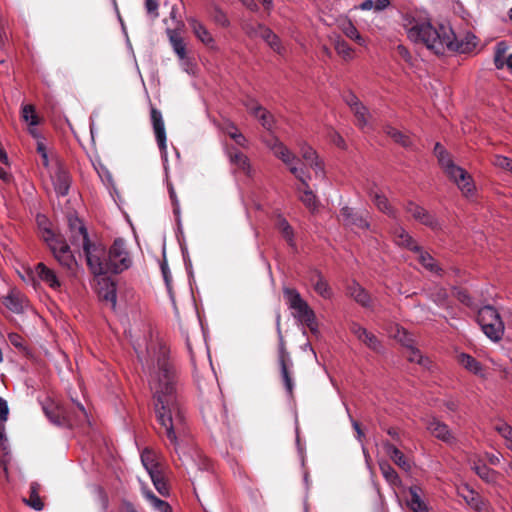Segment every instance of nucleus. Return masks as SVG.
<instances>
[{
	"mask_svg": "<svg viewBox=\"0 0 512 512\" xmlns=\"http://www.w3.org/2000/svg\"><path fill=\"white\" fill-rule=\"evenodd\" d=\"M178 377L169 359V351L159 346L153 358L149 386L155 402V413L164 434L174 446L185 435V417L178 402Z\"/></svg>",
	"mask_w": 512,
	"mask_h": 512,
	"instance_id": "nucleus-1",
	"label": "nucleus"
},
{
	"mask_svg": "<svg viewBox=\"0 0 512 512\" xmlns=\"http://www.w3.org/2000/svg\"><path fill=\"white\" fill-rule=\"evenodd\" d=\"M403 28L410 41L424 44L438 55L446 51L470 53L476 47L474 35L468 34L465 39L458 40L449 26L439 25L435 28L429 21L412 15L403 17Z\"/></svg>",
	"mask_w": 512,
	"mask_h": 512,
	"instance_id": "nucleus-2",
	"label": "nucleus"
},
{
	"mask_svg": "<svg viewBox=\"0 0 512 512\" xmlns=\"http://www.w3.org/2000/svg\"><path fill=\"white\" fill-rule=\"evenodd\" d=\"M434 153L445 174L458 186L462 194L465 197L473 196L475 193V185L471 175L453 162L449 153L440 143H436Z\"/></svg>",
	"mask_w": 512,
	"mask_h": 512,
	"instance_id": "nucleus-3",
	"label": "nucleus"
},
{
	"mask_svg": "<svg viewBox=\"0 0 512 512\" xmlns=\"http://www.w3.org/2000/svg\"><path fill=\"white\" fill-rule=\"evenodd\" d=\"M43 411L52 423L63 427H72L87 418L86 410L80 403L73 410H68L60 403L47 400L43 404Z\"/></svg>",
	"mask_w": 512,
	"mask_h": 512,
	"instance_id": "nucleus-4",
	"label": "nucleus"
},
{
	"mask_svg": "<svg viewBox=\"0 0 512 512\" xmlns=\"http://www.w3.org/2000/svg\"><path fill=\"white\" fill-rule=\"evenodd\" d=\"M283 294L289 308L294 310L293 316L313 330L316 325L315 313L300 293L293 288H284Z\"/></svg>",
	"mask_w": 512,
	"mask_h": 512,
	"instance_id": "nucleus-5",
	"label": "nucleus"
},
{
	"mask_svg": "<svg viewBox=\"0 0 512 512\" xmlns=\"http://www.w3.org/2000/svg\"><path fill=\"white\" fill-rule=\"evenodd\" d=\"M477 322L482 331L492 341L501 340L504 334V324L497 310L492 306H484L478 311Z\"/></svg>",
	"mask_w": 512,
	"mask_h": 512,
	"instance_id": "nucleus-6",
	"label": "nucleus"
},
{
	"mask_svg": "<svg viewBox=\"0 0 512 512\" xmlns=\"http://www.w3.org/2000/svg\"><path fill=\"white\" fill-rule=\"evenodd\" d=\"M266 145L274 156L280 159L301 183L306 184L304 168L297 166L299 159L283 142L277 138H273L270 141H266Z\"/></svg>",
	"mask_w": 512,
	"mask_h": 512,
	"instance_id": "nucleus-7",
	"label": "nucleus"
},
{
	"mask_svg": "<svg viewBox=\"0 0 512 512\" xmlns=\"http://www.w3.org/2000/svg\"><path fill=\"white\" fill-rule=\"evenodd\" d=\"M107 258L110 273H121L132 264L126 242L121 238L114 240L108 251Z\"/></svg>",
	"mask_w": 512,
	"mask_h": 512,
	"instance_id": "nucleus-8",
	"label": "nucleus"
},
{
	"mask_svg": "<svg viewBox=\"0 0 512 512\" xmlns=\"http://www.w3.org/2000/svg\"><path fill=\"white\" fill-rule=\"evenodd\" d=\"M277 331H278V364L280 366V372L281 377L283 380V383L285 385L286 391L290 396L293 395V380L291 376V368L293 367V362L290 357L289 352L286 348L285 340L282 336L281 329H280V315L277 317Z\"/></svg>",
	"mask_w": 512,
	"mask_h": 512,
	"instance_id": "nucleus-9",
	"label": "nucleus"
},
{
	"mask_svg": "<svg viewBox=\"0 0 512 512\" xmlns=\"http://www.w3.org/2000/svg\"><path fill=\"white\" fill-rule=\"evenodd\" d=\"M82 247L86 255L87 264L94 275L110 273L108 258L102 247L91 244L89 239L82 243Z\"/></svg>",
	"mask_w": 512,
	"mask_h": 512,
	"instance_id": "nucleus-10",
	"label": "nucleus"
},
{
	"mask_svg": "<svg viewBox=\"0 0 512 512\" xmlns=\"http://www.w3.org/2000/svg\"><path fill=\"white\" fill-rule=\"evenodd\" d=\"M150 116H151V122H152L154 134H155L159 149L162 154L166 155V153H167L166 132H165V125H164L162 113L155 107L151 106Z\"/></svg>",
	"mask_w": 512,
	"mask_h": 512,
	"instance_id": "nucleus-11",
	"label": "nucleus"
},
{
	"mask_svg": "<svg viewBox=\"0 0 512 512\" xmlns=\"http://www.w3.org/2000/svg\"><path fill=\"white\" fill-rule=\"evenodd\" d=\"M247 33L250 36H259L262 38L271 49H273L276 53L282 55L284 54V47L281 44L279 37L268 27L259 24L256 29H248Z\"/></svg>",
	"mask_w": 512,
	"mask_h": 512,
	"instance_id": "nucleus-12",
	"label": "nucleus"
},
{
	"mask_svg": "<svg viewBox=\"0 0 512 512\" xmlns=\"http://www.w3.org/2000/svg\"><path fill=\"white\" fill-rule=\"evenodd\" d=\"M350 331L357 337L359 341L365 344L369 349L380 352L382 345L378 338L360 324L353 322L350 325Z\"/></svg>",
	"mask_w": 512,
	"mask_h": 512,
	"instance_id": "nucleus-13",
	"label": "nucleus"
},
{
	"mask_svg": "<svg viewBox=\"0 0 512 512\" xmlns=\"http://www.w3.org/2000/svg\"><path fill=\"white\" fill-rule=\"evenodd\" d=\"M426 428L434 437L447 444H454L456 442V438L448 425L436 418L428 420Z\"/></svg>",
	"mask_w": 512,
	"mask_h": 512,
	"instance_id": "nucleus-14",
	"label": "nucleus"
},
{
	"mask_svg": "<svg viewBox=\"0 0 512 512\" xmlns=\"http://www.w3.org/2000/svg\"><path fill=\"white\" fill-rule=\"evenodd\" d=\"M245 106L252 115L259 119L261 125L266 130H273L275 121L273 115L269 111L253 100L245 103Z\"/></svg>",
	"mask_w": 512,
	"mask_h": 512,
	"instance_id": "nucleus-15",
	"label": "nucleus"
},
{
	"mask_svg": "<svg viewBox=\"0 0 512 512\" xmlns=\"http://www.w3.org/2000/svg\"><path fill=\"white\" fill-rule=\"evenodd\" d=\"M459 495L464 499V501L477 512H488L489 507L486 501L474 490L470 489L468 486H464L459 489Z\"/></svg>",
	"mask_w": 512,
	"mask_h": 512,
	"instance_id": "nucleus-16",
	"label": "nucleus"
},
{
	"mask_svg": "<svg viewBox=\"0 0 512 512\" xmlns=\"http://www.w3.org/2000/svg\"><path fill=\"white\" fill-rule=\"evenodd\" d=\"M340 216L344 224L351 228L366 230L370 227L368 220L350 207H343L340 211Z\"/></svg>",
	"mask_w": 512,
	"mask_h": 512,
	"instance_id": "nucleus-17",
	"label": "nucleus"
},
{
	"mask_svg": "<svg viewBox=\"0 0 512 512\" xmlns=\"http://www.w3.org/2000/svg\"><path fill=\"white\" fill-rule=\"evenodd\" d=\"M368 193L379 211L385 213L389 217L396 218V210L389 203L388 199L380 193L375 184L369 188Z\"/></svg>",
	"mask_w": 512,
	"mask_h": 512,
	"instance_id": "nucleus-18",
	"label": "nucleus"
},
{
	"mask_svg": "<svg viewBox=\"0 0 512 512\" xmlns=\"http://www.w3.org/2000/svg\"><path fill=\"white\" fill-rule=\"evenodd\" d=\"M300 154H301L302 159L305 162L304 166L310 167L315 172L316 175H320V176L323 175V173H324L323 163L321 161H319L318 155L312 147H310L308 145L301 146Z\"/></svg>",
	"mask_w": 512,
	"mask_h": 512,
	"instance_id": "nucleus-19",
	"label": "nucleus"
},
{
	"mask_svg": "<svg viewBox=\"0 0 512 512\" xmlns=\"http://www.w3.org/2000/svg\"><path fill=\"white\" fill-rule=\"evenodd\" d=\"M331 42L336 53L344 60L351 61L354 59V49L337 33L329 35Z\"/></svg>",
	"mask_w": 512,
	"mask_h": 512,
	"instance_id": "nucleus-20",
	"label": "nucleus"
},
{
	"mask_svg": "<svg viewBox=\"0 0 512 512\" xmlns=\"http://www.w3.org/2000/svg\"><path fill=\"white\" fill-rule=\"evenodd\" d=\"M392 238L394 243L411 251H419V245L410 236V234L402 227H395L392 230Z\"/></svg>",
	"mask_w": 512,
	"mask_h": 512,
	"instance_id": "nucleus-21",
	"label": "nucleus"
},
{
	"mask_svg": "<svg viewBox=\"0 0 512 512\" xmlns=\"http://www.w3.org/2000/svg\"><path fill=\"white\" fill-rule=\"evenodd\" d=\"M406 211L411 214L415 220L428 227L435 228L437 226V221L435 218L430 215L424 208L414 203H409L406 207Z\"/></svg>",
	"mask_w": 512,
	"mask_h": 512,
	"instance_id": "nucleus-22",
	"label": "nucleus"
},
{
	"mask_svg": "<svg viewBox=\"0 0 512 512\" xmlns=\"http://www.w3.org/2000/svg\"><path fill=\"white\" fill-rule=\"evenodd\" d=\"M141 462L149 476L162 471L158 455L149 448H145L141 453Z\"/></svg>",
	"mask_w": 512,
	"mask_h": 512,
	"instance_id": "nucleus-23",
	"label": "nucleus"
},
{
	"mask_svg": "<svg viewBox=\"0 0 512 512\" xmlns=\"http://www.w3.org/2000/svg\"><path fill=\"white\" fill-rule=\"evenodd\" d=\"M340 31L349 39L354 41L360 46H366V39L359 33L355 25L348 19L342 20L338 24Z\"/></svg>",
	"mask_w": 512,
	"mask_h": 512,
	"instance_id": "nucleus-24",
	"label": "nucleus"
},
{
	"mask_svg": "<svg viewBox=\"0 0 512 512\" xmlns=\"http://www.w3.org/2000/svg\"><path fill=\"white\" fill-rule=\"evenodd\" d=\"M304 177L306 178V184H302V188H299L300 192V200L301 202L312 212H314L318 208V199L316 195L309 188L308 181L310 180V176L304 173Z\"/></svg>",
	"mask_w": 512,
	"mask_h": 512,
	"instance_id": "nucleus-25",
	"label": "nucleus"
},
{
	"mask_svg": "<svg viewBox=\"0 0 512 512\" xmlns=\"http://www.w3.org/2000/svg\"><path fill=\"white\" fill-rule=\"evenodd\" d=\"M35 273L43 282L53 289H59L61 284L56 273L43 263H38L35 267Z\"/></svg>",
	"mask_w": 512,
	"mask_h": 512,
	"instance_id": "nucleus-26",
	"label": "nucleus"
},
{
	"mask_svg": "<svg viewBox=\"0 0 512 512\" xmlns=\"http://www.w3.org/2000/svg\"><path fill=\"white\" fill-rule=\"evenodd\" d=\"M386 454L404 471H409L411 468L410 462L406 459L405 455L393 444L385 442L383 444Z\"/></svg>",
	"mask_w": 512,
	"mask_h": 512,
	"instance_id": "nucleus-27",
	"label": "nucleus"
},
{
	"mask_svg": "<svg viewBox=\"0 0 512 512\" xmlns=\"http://www.w3.org/2000/svg\"><path fill=\"white\" fill-rule=\"evenodd\" d=\"M458 362L469 372L485 378L484 370L479 361H477L474 357L469 354L461 353L457 357Z\"/></svg>",
	"mask_w": 512,
	"mask_h": 512,
	"instance_id": "nucleus-28",
	"label": "nucleus"
},
{
	"mask_svg": "<svg viewBox=\"0 0 512 512\" xmlns=\"http://www.w3.org/2000/svg\"><path fill=\"white\" fill-rule=\"evenodd\" d=\"M310 282H311L315 292L318 295H320L321 297H323L325 299L331 298L332 290H331L329 284L327 283V281L323 278V276L319 272L315 271L310 276Z\"/></svg>",
	"mask_w": 512,
	"mask_h": 512,
	"instance_id": "nucleus-29",
	"label": "nucleus"
},
{
	"mask_svg": "<svg viewBox=\"0 0 512 512\" xmlns=\"http://www.w3.org/2000/svg\"><path fill=\"white\" fill-rule=\"evenodd\" d=\"M188 23L195 34V36L205 45H212L214 43V39L211 33L207 30V28L197 19L189 18Z\"/></svg>",
	"mask_w": 512,
	"mask_h": 512,
	"instance_id": "nucleus-30",
	"label": "nucleus"
},
{
	"mask_svg": "<svg viewBox=\"0 0 512 512\" xmlns=\"http://www.w3.org/2000/svg\"><path fill=\"white\" fill-rule=\"evenodd\" d=\"M348 295L353 298L358 304H360L363 307H369L370 306V296L368 292L360 286L358 283H352L348 287Z\"/></svg>",
	"mask_w": 512,
	"mask_h": 512,
	"instance_id": "nucleus-31",
	"label": "nucleus"
},
{
	"mask_svg": "<svg viewBox=\"0 0 512 512\" xmlns=\"http://www.w3.org/2000/svg\"><path fill=\"white\" fill-rule=\"evenodd\" d=\"M414 252L418 254V261L425 269H427L429 272L433 274L441 275V267L428 252L423 251V249L420 246L419 251Z\"/></svg>",
	"mask_w": 512,
	"mask_h": 512,
	"instance_id": "nucleus-32",
	"label": "nucleus"
},
{
	"mask_svg": "<svg viewBox=\"0 0 512 512\" xmlns=\"http://www.w3.org/2000/svg\"><path fill=\"white\" fill-rule=\"evenodd\" d=\"M141 490L144 497L155 510L158 512H172V508L169 503L156 497L146 486L143 485Z\"/></svg>",
	"mask_w": 512,
	"mask_h": 512,
	"instance_id": "nucleus-33",
	"label": "nucleus"
},
{
	"mask_svg": "<svg viewBox=\"0 0 512 512\" xmlns=\"http://www.w3.org/2000/svg\"><path fill=\"white\" fill-rule=\"evenodd\" d=\"M53 183L58 195L65 196L70 187V177L64 170H58L53 177Z\"/></svg>",
	"mask_w": 512,
	"mask_h": 512,
	"instance_id": "nucleus-34",
	"label": "nucleus"
},
{
	"mask_svg": "<svg viewBox=\"0 0 512 512\" xmlns=\"http://www.w3.org/2000/svg\"><path fill=\"white\" fill-rule=\"evenodd\" d=\"M42 239L48 244L53 255L60 251L61 245H68L60 236L56 235L50 228H44Z\"/></svg>",
	"mask_w": 512,
	"mask_h": 512,
	"instance_id": "nucleus-35",
	"label": "nucleus"
},
{
	"mask_svg": "<svg viewBox=\"0 0 512 512\" xmlns=\"http://www.w3.org/2000/svg\"><path fill=\"white\" fill-rule=\"evenodd\" d=\"M69 227L73 233V241L79 240L82 244L86 239H89L86 228L77 217H69Z\"/></svg>",
	"mask_w": 512,
	"mask_h": 512,
	"instance_id": "nucleus-36",
	"label": "nucleus"
},
{
	"mask_svg": "<svg viewBox=\"0 0 512 512\" xmlns=\"http://www.w3.org/2000/svg\"><path fill=\"white\" fill-rule=\"evenodd\" d=\"M60 251L56 254H54V257L57 259V261L62 265L63 267L72 270L74 266L76 265L75 258L73 254L70 251V248L68 245H61V248H59Z\"/></svg>",
	"mask_w": 512,
	"mask_h": 512,
	"instance_id": "nucleus-37",
	"label": "nucleus"
},
{
	"mask_svg": "<svg viewBox=\"0 0 512 512\" xmlns=\"http://www.w3.org/2000/svg\"><path fill=\"white\" fill-rule=\"evenodd\" d=\"M169 39L179 59L184 60L187 57L186 45L177 31L168 30Z\"/></svg>",
	"mask_w": 512,
	"mask_h": 512,
	"instance_id": "nucleus-38",
	"label": "nucleus"
},
{
	"mask_svg": "<svg viewBox=\"0 0 512 512\" xmlns=\"http://www.w3.org/2000/svg\"><path fill=\"white\" fill-rule=\"evenodd\" d=\"M472 469L482 480L487 483H495L498 479V473L483 463H474Z\"/></svg>",
	"mask_w": 512,
	"mask_h": 512,
	"instance_id": "nucleus-39",
	"label": "nucleus"
},
{
	"mask_svg": "<svg viewBox=\"0 0 512 512\" xmlns=\"http://www.w3.org/2000/svg\"><path fill=\"white\" fill-rule=\"evenodd\" d=\"M217 412H220L223 418L225 417L224 406L219 398H217L215 402V411L213 410L212 406L209 403H206L202 407V414L207 422L216 421L218 418Z\"/></svg>",
	"mask_w": 512,
	"mask_h": 512,
	"instance_id": "nucleus-40",
	"label": "nucleus"
},
{
	"mask_svg": "<svg viewBox=\"0 0 512 512\" xmlns=\"http://www.w3.org/2000/svg\"><path fill=\"white\" fill-rule=\"evenodd\" d=\"M409 493L410 499L408 500V506L414 512H428L427 505L422 501L419 495V488L417 486L410 487Z\"/></svg>",
	"mask_w": 512,
	"mask_h": 512,
	"instance_id": "nucleus-41",
	"label": "nucleus"
},
{
	"mask_svg": "<svg viewBox=\"0 0 512 512\" xmlns=\"http://www.w3.org/2000/svg\"><path fill=\"white\" fill-rule=\"evenodd\" d=\"M276 226L282 234L283 238L287 241L288 245L295 247L294 231L288 221L285 218L279 216L276 222Z\"/></svg>",
	"mask_w": 512,
	"mask_h": 512,
	"instance_id": "nucleus-42",
	"label": "nucleus"
},
{
	"mask_svg": "<svg viewBox=\"0 0 512 512\" xmlns=\"http://www.w3.org/2000/svg\"><path fill=\"white\" fill-rule=\"evenodd\" d=\"M390 335L399 341L403 346L411 347L414 344V339L411 334L408 333L406 329L400 327L399 325H395L391 331Z\"/></svg>",
	"mask_w": 512,
	"mask_h": 512,
	"instance_id": "nucleus-43",
	"label": "nucleus"
},
{
	"mask_svg": "<svg viewBox=\"0 0 512 512\" xmlns=\"http://www.w3.org/2000/svg\"><path fill=\"white\" fill-rule=\"evenodd\" d=\"M230 161L247 175H251V165L246 155L239 151L231 152Z\"/></svg>",
	"mask_w": 512,
	"mask_h": 512,
	"instance_id": "nucleus-44",
	"label": "nucleus"
},
{
	"mask_svg": "<svg viewBox=\"0 0 512 512\" xmlns=\"http://www.w3.org/2000/svg\"><path fill=\"white\" fill-rule=\"evenodd\" d=\"M379 467L383 477L386 479L387 482L395 486L400 485V478L395 469L389 463L381 462L379 464Z\"/></svg>",
	"mask_w": 512,
	"mask_h": 512,
	"instance_id": "nucleus-45",
	"label": "nucleus"
},
{
	"mask_svg": "<svg viewBox=\"0 0 512 512\" xmlns=\"http://www.w3.org/2000/svg\"><path fill=\"white\" fill-rule=\"evenodd\" d=\"M385 131L388 136H390L395 142L399 143L403 147H410L412 145L411 138L396 128L388 126L386 127Z\"/></svg>",
	"mask_w": 512,
	"mask_h": 512,
	"instance_id": "nucleus-46",
	"label": "nucleus"
},
{
	"mask_svg": "<svg viewBox=\"0 0 512 512\" xmlns=\"http://www.w3.org/2000/svg\"><path fill=\"white\" fill-rule=\"evenodd\" d=\"M407 358L410 362H416L419 365L429 368L431 361L424 357L421 352L414 347V344L411 345V347H407Z\"/></svg>",
	"mask_w": 512,
	"mask_h": 512,
	"instance_id": "nucleus-47",
	"label": "nucleus"
},
{
	"mask_svg": "<svg viewBox=\"0 0 512 512\" xmlns=\"http://www.w3.org/2000/svg\"><path fill=\"white\" fill-rule=\"evenodd\" d=\"M150 478L155 489L159 492L160 495L164 497L169 495V487L165 480L163 471L150 475Z\"/></svg>",
	"mask_w": 512,
	"mask_h": 512,
	"instance_id": "nucleus-48",
	"label": "nucleus"
},
{
	"mask_svg": "<svg viewBox=\"0 0 512 512\" xmlns=\"http://www.w3.org/2000/svg\"><path fill=\"white\" fill-rule=\"evenodd\" d=\"M23 299L14 292L4 298L3 304L11 311L20 313L23 310Z\"/></svg>",
	"mask_w": 512,
	"mask_h": 512,
	"instance_id": "nucleus-49",
	"label": "nucleus"
},
{
	"mask_svg": "<svg viewBox=\"0 0 512 512\" xmlns=\"http://www.w3.org/2000/svg\"><path fill=\"white\" fill-rule=\"evenodd\" d=\"M38 484L32 483L30 485V496L29 499H24V502L32 507L33 509L40 511L43 509V502L37 492Z\"/></svg>",
	"mask_w": 512,
	"mask_h": 512,
	"instance_id": "nucleus-50",
	"label": "nucleus"
},
{
	"mask_svg": "<svg viewBox=\"0 0 512 512\" xmlns=\"http://www.w3.org/2000/svg\"><path fill=\"white\" fill-rule=\"evenodd\" d=\"M22 118L30 126H36L39 124V117L35 111V107L31 104H27L22 107Z\"/></svg>",
	"mask_w": 512,
	"mask_h": 512,
	"instance_id": "nucleus-51",
	"label": "nucleus"
},
{
	"mask_svg": "<svg viewBox=\"0 0 512 512\" xmlns=\"http://www.w3.org/2000/svg\"><path fill=\"white\" fill-rule=\"evenodd\" d=\"M357 120V125L364 128L369 123L370 114L368 109L363 105H359L352 110Z\"/></svg>",
	"mask_w": 512,
	"mask_h": 512,
	"instance_id": "nucleus-52",
	"label": "nucleus"
},
{
	"mask_svg": "<svg viewBox=\"0 0 512 512\" xmlns=\"http://www.w3.org/2000/svg\"><path fill=\"white\" fill-rule=\"evenodd\" d=\"M494 166L512 173V160L502 155H494L492 159Z\"/></svg>",
	"mask_w": 512,
	"mask_h": 512,
	"instance_id": "nucleus-53",
	"label": "nucleus"
},
{
	"mask_svg": "<svg viewBox=\"0 0 512 512\" xmlns=\"http://www.w3.org/2000/svg\"><path fill=\"white\" fill-rule=\"evenodd\" d=\"M495 430L506 440V443L512 439V427L507 423L497 424Z\"/></svg>",
	"mask_w": 512,
	"mask_h": 512,
	"instance_id": "nucleus-54",
	"label": "nucleus"
},
{
	"mask_svg": "<svg viewBox=\"0 0 512 512\" xmlns=\"http://www.w3.org/2000/svg\"><path fill=\"white\" fill-rule=\"evenodd\" d=\"M36 149H37V152L41 156V160H42L43 166L48 167V165H49V154H48L47 147H46L45 143L43 142V140H38L37 141V148Z\"/></svg>",
	"mask_w": 512,
	"mask_h": 512,
	"instance_id": "nucleus-55",
	"label": "nucleus"
},
{
	"mask_svg": "<svg viewBox=\"0 0 512 512\" xmlns=\"http://www.w3.org/2000/svg\"><path fill=\"white\" fill-rule=\"evenodd\" d=\"M145 9L147 13L153 18H157L159 16V2L158 0H145Z\"/></svg>",
	"mask_w": 512,
	"mask_h": 512,
	"instance_id": "nucleus-56",
	"label": "nucleus"
},
{
	"mask_svg": "<svg viewBox=\"0 0 512 512\" xmlns=\"http://www.w3.org/2000/svg\"><path fill=\"white\" fill-rule=\"evenodd\" d=\"M227 133L238 145L243 147L246 145V138L236 127L232 126Z\"/></svg>",
	"mask_w": 512,
	"mask_h": 512,
	"instance_id": "nucleus-57",
	"label": "nucleus"
},
{
	"mask_svg": "<svg viewBox=\"0 0 512 512\" xmlns=\"http://www.w3.org/2000/svg\"><path fill=\"white\" fill-rule=\"evenodd\" d=\"M454 295L461 303L467 306L472 305L471 297L466 290L457 288L454 290Z\"/></svg>",
	"mask_w": 512,
	"mask_h": 512,
	"instance_id": "nucleus-58",
	"label": "nucleus"
},
{
	"mask_svg": "<svg viewBox=\"0 0 512 512\" xmlns=\"http://www.w3.org/2000/svg\"><path fill=\"white\" fill-rule=\"evenodd\" d=\"M447 297L446 290L442 288L437 289V291L432 295L433 301L439 306H444L446 304Z\"/></svg>",
	"mask_w": 512,
	"mask_h": 512,
	"instance_id": "nucleus-59",
	"label": "nucleus"
},
{
	"mask_svg": "<svg viewBox=\"0 0 512 512\" xmlns=\"http://www.w3.org/2000/svg\"><path fill=\"white\" fill-rule=\"evenodd\" d=\"M213 19L217 24L221 26H227L229 24L228 18L226 17L224 12L218 8H215L214 10Z\"/></svg>",
	"mask_w": 512,
	"mask_h": 512,
	"instance_id": "nucleus-60",
	"label": "nucleus"
},
{
	"mask_svg": "<svg viewBox=\"0 0 512 512\" xmlns=\"http://www.w3.org/2000/svg\"><path fill=\"white\" fill-rule=\"evenodd\" d=\"M508 46L504 41L498 42L495 47L494 62H498L499 56H505Z\"/></svg>",
	"mask_w": 512,
	"mask_h": 512,
	"instance_id": "nucleus-61",
	"label": "nucleus"
},
{
	"mask_svg": "<svg viewBox=\"0 0 512 512\" xmlns=\"http://www.w3.org/2000/svg\"><path fill=\"white\" fill-rule=\"evenodd\" d=\"M345 101L347 105L350 107L351 111L355 109V107L362 104L354 94L348 95Z\"/></svg>",
	"mask_w": 512,
	"mask_h": 512,
	"instance_id": "nucleus-62",
	"label": "nucleus"
},
{
	"mask_svg": "<svg viewBox=\"0 0 512 512\" xmlns=\"http://www.w3.org/2000/svg\"><path fill=\"white\" fill-rule=\"evenodd\" d=\"M7 416H8L7 403L2 398H0V422L6 421Z\"/></svg>",
	"mask_w": 512,
	"mask_h": 512,
	"instance_id": "nucleus-63",
	"label": "nucleus"
},
{
	"mask_svg": "<svg viewBox=\"0 0 512 512\" xmlns=\"http://www.w3.org/2000/svg\"><path fill=\"white\" fill-rule=\"evenodd\" d=\"M397 50H398V53L399 55L405 59L406 61H409L411 56H410V53L409 51L406 49V47H404L403 45H399L397 47Z\"/></svg>",
	"mask_w": 512,
	"mask_h": 512,
	"instance_id": "nucleus-64",
	"label": "nucleus"
}]
</instances>
